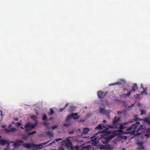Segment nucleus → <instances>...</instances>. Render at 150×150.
Here are the masks:
<instances>
[{
    "label": "nucleus",
    "mask_w": 150,
    "mask_h": 150,
    "mask_svg": "<svg viewBox=\"0 0 150 150\" xmlns=\"http://www.w3.org/2000/svg\"><path fill=\"white\" fill-rule=\"evenodd\" d=\"M4 150H10L9 149V148H7L6 147V148L4 149Z\"/></svg>",
    "instance_id": "nucleus-54"
},
{
    "label": "nucleus",
    "mask_w": 150,
    "mask_h": 150,
    "mask_svg": "<svg viewBox=\"0 0 150 150\" xmlns=\"http://www.w3.org/2000/svg\"><path fill=\"white\" fill-rule=\"evenodd\" d=\"M116 85H120L122 84V83L121 82L118 81L116 82Z\"/></svg>",
    "instance_id": "nucleus-41"
},
{
    "label": "nucleus",
    "mask_w": 150,
    "mask_h": 150,
    "mask_svg": "<svg viewBox=\"0 0 150 150\" xmlns=\"http://www.w3.org/2000/svg\"><path fill=\"white\" fill-rule=\"evenodd\" d=\"M52 144H54L55 143V142L54 141H53L52 142Z\"/></svg>",
    "instance_id": "nucleus-59"
},
{
    "label": "nucleus",
    "mask_w": 150,
    "mask_h": 150,
    "mask_svg": "<svg viewBox=\"0 0 150 150\" xmlns=\"http://www.w3.org/2000/svg\"><path fill=\"white\" fill-rule=\"evenodd\" d=\"M144 121L150 125V119L149 118L145 117L144 120Z\"/></svg>",
    "instance_id": "nucleus-19"
},
{
    "label": "nucleus",
    "mask_w": 150,
    "mask_h": 150,
    "mask_svg": "<svg viewBox=\"0 0 150 150\" xmlns=\"http://www.w3.org/2000/svg\"><path fill=\"white\" fill-rule=\"evenodd\" d=\"M128 122V121H127L126 122L122 124H121L120 126L119 127V128L121 131H122V130L123 129H125L126 128V127H125V125H128L129 124H127V123Z\"/></svg>",
    "instance_id": "nucleus-11"
},
{
    "label": "nucleus",
    "mask_w": 150,
    "mask_h": 150,
    "mask_svg": "<svg viewBox=\"0 0 150 150\" xmlns=\"http://www.w3.org/2000/svg\"><path fill=\"white\" fill-rule=\"evenodd\" d=\"M43 124L45 126H47L49 125V123L46 122H44Z\"/></svg>",
    "instance_id": "nucleus-42"
},
{
    "label": "nucleus",
    "mask_w": 150,
    "mask_h": 150,
    "mask_svg": "<svg viewBox=\"0 0 150 150\" xmlns=\"http://www.w3.org/2000/svg\"><path fill=\"white\" fill-rule=\"evenodd\" d=\"M138 89L136 83H134L133 86L132 87V90L131 91H135Z\"/></svg>",
    "instance_id": "nucleus-20"
},
{
    "label": "nucleus",
    "mask_w": 150,
    "mask_h": 150,
    "mask_svg": "<svg viewBox=\"0 0 150 150\" xmlns=\"http://www.w3.org/2000/svg\"><path fill=\"white\" fill-rule=\"evenodd\" d=\"M78 114V113H72V118L74 120H76L79 119V116Z\"/></svg>",
    "instance_id": "nucleus-12"
},
{
    "label": "nucleus",
    "mask_w": 150,
    "mask_h": 150,
    "mask_svg": "<svg viewBox=\"0 0 150 150\" xmlns=\"http://www.w3.org/2000/svg\"><path fill=\"white\" fill-rule=\"evenodd\" d=\"M105 145H101L100 146L99 148L100 149H105Z\"/></svg>",
    "instance_id": "nucleus-33"
},
{
    "label": "nucleus",
    "mask_w": 150,
    "mask_h": 150,
    "mask_svg": "<svg viewBox=\"0 0 150 150\" xmlns=\"http://www.w3.org/2000/svg\"><path fill=\"white\" fill-rule=\"evenodd\" d=\"M132 126L131 125V126L129 127L128 128H127V129H126V131L128 132H126V133H130L131 132H129V131L130 130H132Z\"/></svg>",
    "instance_id": "nucleus-27"
},
{
    "label": "nucleus",
    "mask_w": 150,
    "mask_h": 150,
    "mask_svg": "<svg viewBox=\"0 0 150 150\" xmlns=\"http://www.w3.org/2000/svg\"><path fill=\"white\" fill-rule=\"evenodd\" d=\"M114 137L113 135H111L109 136H108L104 137L103 139H105V142H108L109 140L111 139Z\"/></svg>",
    "instance_id": "nucleus-13"
},
{
    "label": "nucleus",
    "mask_w": 150,
    "mask_h": 150,
    "mask_svg": "<svg viewBox=\"0 0 150 150\" xmlns=\"http://www.w3.org/2000/svg\"><path fill=\"white\" fill-rule=\"evenodd\" d=\"M134 103L132 104L130 106H129V107H132V106H133L134 105Z\"/></svg>",
    "instance_id": "nucleus-52"
},
{
    "label": "nucleus",
    "mask_w": 150,
    "mask_h": 150,
    "mask_svg": "<svg viewBox=\"0 0 150 150\" xmlns=\"http://www.w3.org/2000/svg\"><path fill=\"white\" fill-rule=\"evenodd\" d=\"M33 144V143H25L23 142V143L22 144V145L24 147L26 148V149H30L32 147V144Z\"/></svg>",
    "instance_id": "nucleus-10"
},
{
    "label": "nucleus",
    "mask_w": 150,
    "mask_h": 150,
    "mask_svg": "<svg viewBox=\"0 0 150 150\" xmlns=\"http://www.w3.org/2000/svg\"><path fill=\"white\" fill-rule=\"evenodd\" d=\"M100 113H101L104 114L105 113L106 111L105 110V109L103 108H100L99 110Z\"/></svg>",
    "instance_id": "nucleus-21"
},
{
    "label": "nucleus",
    "mask_w": 150,
    "mask_h": 150,
    "mask_svg": "<svg viewBox=\"0 0 150 150\" xmlns=\"http://www.w3.org/2000/svg\"><path fill=\"white\" fill-rule=\"evenodd\" d=\"M138 144L139 146H143V143L142 142H139L137 143Z\"/></svg>",
    "instance_id": "nucleus-38"
},
{
    "label": "nucleus",
    "mask_w": 150,
    "mask_h": 150,
    "mask_svg": "<svg viewBox=\"0 0 150 150\" xmlns=\"http://www.w3.org/2000/svg\"><path fill=\"white\" fill-rule=\"evenodd\" d=\"M124 90H126L127 91H128V89L126 88H125L124 89Z\"/></svg>",
    "instance_id": "nucleus-62"
},
{
    "label": "nucleus",
    "mask_w": 150,
    "mask_h": 150,
    "mask_svg": "<svg viewBox=\"0 0 150 150\" xmlns=\"http://www.w3.org/2000/svg\"><path fill=\"white\" fill-rule=\"evenodd\" d=\"M69 134H72L74 133V131L73 130H71L69 132Z\"/></svg>",
    "instance_id": "nucleus-46"
},
{
    "label": "nucleus",
    "mask_w": 150,
    "mask_h": 150,
    "mask_svg": "<svg viewBox=\"0 0 150 150\" xmlns=\"http://www.w3.org/2000/svg\"><path fill=\"white\" fill-rule=\"evenodd\" d=\"M132 92V91L130 90L127 93L125 94H122V96L125 97H129Z\"/></svg>",
    "instance_id": "nucleus-23"
},
{
    "label": "nucleus",
    "mask_w": 150,
    "mask_h": 150,
    "mask_svg": "<svg viewBox=\"0 0 150 150\" xmlns=\"http://www.w3.org/2000/svg\"><path fill=\"white\" fill-rule=\"evenodd\" d=\"M42 119L44 121H45L47 120V117L45 114H44L42 116Z\"/></svg>",
    "instance_id": "nucleus-29"
},
{
    "label": "nucleus",
    "mask_w": 150,
    "mask_h": 150,
    "mask_svg": "<svg viewBox=\"0 0 150 150\" xmlns=\"http://www.w3.org/2000/svg\"><path fill=\"white\" fill-rule=\"evenodd\" d=\"M31 118L32 119L35 120L37 118V117L35 115H33L31 116Z\"/></svg>",
    "instance_id": "nucleus-36"
},
{
    "label": "nucleus",
    "mask_w": 150,
    "mask_h": 150,
    "mask_svg": "<svg viewBox=\"0 0 150 150\" xmlns=\"http://www.w3.org/2000/svg\"><path fill=\"white\" fill-rule=\"evenodd\" d=\"M138 149L139 150H144V147L143 146H139Z\"/></svg>",
    "instance_id": "nucleus-34"
},
{
    "label": "nucleus",
    "mask_w": 150,
    "mask_h": 150,
    "mask_svg": "<svg viewBox=\"0 0 150 150\" xmlns=\"http://www.w3.org/2000/svg\"><path fill=\"white\" fill-rule=\"evenodd\" d=\"M89 131V129L88 128H83V129L82 134H86L88 133Z\"/></svg>",
    "instance_id": "nucleus-18"
},
{
    "label": "nucleus",
    "mask_w": 150,
    "mask_h": 150,
    "mask_svg": "<svg viewBox=\"0 0 150 150\" xmlns=\"http://www.w3.org/2000/svg\"><path fill=\"white\" fill-rule=\"evenodd\" d=\"M103 122H106V121L105 120H104L103 121Z\"/></svg>",
    "instance_id": "nucleus-61"
},
{
    "label": "nucleus",
    "mask_w": 150,
    "mask_h": 150,
    "mask_svg": "<svg viewBox=\"0 0 150 150\" xmlns=\"http://www.w3.org/2000/svg\"><path fill=\"white\" fill-rule=\"evenodd\" d=\"M20 128L21 129H24V128L23 127H20Z\"/></svg>",
    "instance_id": "nucleus-60"
},
{
    "label": "nucleus",
    "mask_w": 150,
    "mask_h": 150,
    "mask_svg": "<svg viewBox=\"0 0 150 150\" xmlns=\"http://www.w3.org/2000/svg\"><path fill=\"white\" fill-rule=\"evenodd\" d=\"M54 113V111L51 108L50 110V112L49 113V115H52Z\"/></svg>",
    "instance_id": "nucleus-35"
},
{
    "label": "nucleus",
    "mask_w": 150,
    "mask_h": 150,
    "mask_svg": "<svg viewBox=\"0 0 150 150\" xmlns=\"http://www.w3.org/2000/svg\"><path fill=\"white\" fill-rule=\"evenodd\" d=\"M38 121H36L34 125H31L30 123H27L25 126V132L27 133H28L32 130V129L35 128L38 124Z\"/></svg>",
    "instance_id": "nucleus-1"
},
{
    "label": "nucleus",
    "mask_w": 150,
    "mask_h": 150,
    "mask_svg": "<svg viewBox=\"0 0 150 150\" xmlns=\"http://www.w3.org/2000/svg\"><path fill=\"white\" fill-rule=\"evenodd\" d=\"M11 126H12V125L11 124L9 125V126H8V128H10L11 127Z\"/></svg>",
    "instance_id": "nucleus-57"
},
{
    "label": "nucleus",
    "mask_w": 150,
    "mask_h": 150,
    "mask_svg": "<svg viewBox=\"0 0 150 150\" xmlns=\"http://www.w3.org/2000/svg\"><path fill=\"white\" fill-rule=\"evenodd\" d=\"M62 140V139L61 138H58V139H55V141L56 142H57L59 141H61Z\"/></svg>",
    "instance_id": "nucleus-43"
},
{
    "label": "nucleus",
    "mask_w": 150,
    "mask_h": 150,
    "mask_svg": "<svg viewBox=\"0 0 150 150\" xmlns=\"http://www.w3.org/2000/svg\"><path fill=\"white\" fill-rule=\"evenodd\" d=\"M0 111L1 112V115H2V111L1 110H0Z\"/></svg>",
    "instance_id": "nucleus-64"
},
{
    "label": "nucleus",
    "mask_w": 150,
    "mask_h": 150,
    "mask_svg": "<svg viewBox=\"0 0 150 150\" xmlns=\"http://www.w3.org/2000/svg\"><path fill=\"white\" fill-rule=\"evenodd\" d=\"M95 129H99L101 130L102 129V126L101 125V124H100L98 125L97 127L95 128Z\"/></svg>",
    "instance_id": "nucleus-28"
},
{
    "label": "nucleus",
    "mask_w": 150,
    "mask_h": 150,
    "mask_svg": "<svg viewBox=\"0 0 150 150\" xmlns=\"http://www.w3.org/2000/svg\"><path fill=\"white\" fill-rule=\"evenodd\" d=\"M16 129L15 128H12L10 129H8L6 128H5L4 130L5 131L6 133H8L9 132H13L16 131Z\"/></svg>",
    "instance_id": "nucleus-14"
},
{
    "label": "nucleus",
    "mask_w": 150,
    "mask_h": 150,
    "mask_svg": "<svg viewBox=\"0 0 150 150\" xmlns=\"http://www.w3.org/2000/svg\"><path fill=\"white\" fill-rule=\"evenodd\" d=\"M120 117H114V119L113 121L112 125H109V127L111 128H117L118 127V124L120 120Z\"/></svg>",
    "instance_id": "nucleus-2"
},
{
    "label": "nucleus",
    "mask_w": 150,
    "mask_h": 150,
    "mask_svg": "<svg viewBox=\"0 0 150 150\" xmlns=\"http://www.w3.org/2000/svg\"><path fill=\"white\" fill-rule=\"evenodd\" d=\"M113 149V148L109 144L105 145V149L106 150H112Z\"/></svg>",
    "instance_id": "nucleus-17"
},
{
    "label": "nucleus",
    "mask_w": 150,
    "mask_h": 150,
    "mask_svg": "<svg viewBox=\"0 0 150 150\" xmlns=\"http://www.w3.org/2000/svg\"><path fill=\"white\" fill-rule=\"evenodd\" d=\"M59 149V150H64V149L62 147H60Z\"/></svg>",
    "instance_id": "nucleus-50"
},
{
    "label": "nucleus",
    "mask_w": 150,
    "mask_h": 150,
    "mask_svg": "<svg viewBox=\"0 0 150 150\" xmlns=\"http://www.w3.org/2000/svg\"><path fill=\"white\" fill-rule=\"evenodd\" d=\"M122 112H121V111H118L117 112V114H120L122 113Z\"/></svg>",
    "instance_id": "nucleus-49"
},
{
    "label": "nucleus",
    "mask_w": 150,
    "mask_h": 150,
    "mask_svg": "<svg viewBox=\"0 0 150 150\" xmlns=\"http://www.w3.org/2000/svg\"><path fill=\"white\" fill-rule=\"evenodd\" d=\"M141 134V133H140V132H139V133H138L137 134V135H139Z\"/></svg>",
    "instance_id": "nucleus-58"
},
{
    "label": "nucleus",
    "mask_w": 150,
    "mask_h": 150,
    "mask_svg": "<svg viewBox=\"0 0 150 150\" xmlns=\"http://www.w3.org/2000/svg\"><path fill=\"white\" fill-rule=\"evenodd\" d=\"M143 127V126L142 125H141L139 127V128L137 129V132H138V131H140V130L142 129V128Z\"/></svg>",
    "instance_id": "nucleus-32"
},
{
    "label": "nucleus",
    "mask_w": 150,
    "mask_h": 150,
    "mask_svg": "<svg viewBox=\"0 0 150 150\" xmlns=\"http://www.w3.org/2000/svg\"><path fill=\"white\" fill-rule=\"evenodd\" d=\"M91 141L92 142V144L94 145L96 144L98 142V140L97 138L92 137H91Z\"/></svg>",
    "instance_id": "nucleus-15"
},
{
    "label": "nucleus",
    "mask_w": 150,
    "mask_h": 150,
    "mask_svg": "<svg viewBox=\"0 0 150 150\" xmlns=\"http://www.w3.org/2000/svg\"><path fill=\"white\" fill-rule=\"evenodd\" d=\"M15 124L17 127H19L21 125V123L19 122H16Z\"/></svg>",
    "instance_id": "nucleus-40"
},
{
    "label": "nucleus",
    "mask_w": 150,
    "mask_h": 150,
    "mask_svg": "<svg viewBox=\"0 0 150 150\" xmlns=\"http://www.w3.org/2000/svg\"><path fill=\"white\" fill-rule=\"evenodd\" d=\"M50 142V141H48L47 142H44L40 144H32V147H36L38 149H41L43 148V146L47 144Z\"/></svg>",
    "instance_id": "nucleus-3"
},
{
    "label": "nucleus",
    "mask_w": 150,
    "mask_h": 150,
    "mask_svg": "<svg viewBox=\"0 0 150 150\" xmlns=\"http://www.w3.org/2000/svg\"><path fill=\"white\" fill-rule=\"evenodd\" d=\"M144 136L146 137L147 139L150 137V131H149V132H146Z\"/></svg>",
    "instance_id": "nucleus-25"
},
{
    "label": "nucleus",
    "mask_w": 150,
    "mask_h": 150,
    "mask_svg": "<svg viewBox=\"0 0 150 150\" xmlns=\"http://www.w3.org/2000/svg\"><path fill=\"white\" fill-rule=\"evenodd\" d=\"M14 120L15 121H18V118H15L14 119Z\"/></svg>",
    "instance_id": "nucleus-53"
},
{
    "label": "nucleus",
    "mask_w": 150,
    "mask_h": 150,
    "mask_svg": "<svg viewBox=\"0 0 150 150\" xmlns=\"http://www.w3.org/2000/svg\"><path fill=\"white\" fill-rule=\"evenodd\" d=\"M143 89H144V90L143 91H142L141 92V93L142 94H144L146 95L147 94V92H146V91H145V90H144V88H143Z\"/></svg>",
    "instance_id": "nucleus-39"
},
{
    "label": "nucleus",
    "mask_w": 150,
    "mask_h": 150,
    "mask_svg": "<svg viewBox=\"0 0 150 150\" xmlns=\"http://www.w3.org/2000/svg\"><path fill=\"white\" fill-rule=\"evenodd\" d=\"M110 132H108L107 133H108V134H109L110 133Z\"/></svg>",
    "instance_id": "nucleus-63"
},
{
    "label": "nucleus",
    "mask_w": 150,
    "mask_h": 150,
    "mask_svg": "<svg viewBox=\"0 0 150 150\" xmlns=\"http://www.w3.org/2000/svg\"><path fill=\"white\" fill-rule=\"evenodd\" d=\"M23 142L21 140H18L14 143L13 145L15 147H18L21 145V143Z\"/></svg>",
    "instance_id": "nucleus-7"
},
{
    "label": "nucleus",
    "mask_w": 150,
    "mask_h": 150,
    "mask_svg": "<svg viewBox=\"0 0 150 150\" xmlns=\"http://www.w3.org/2000/svg\"><path fill=\"white\" fill-rule=\"evenodd\" d=\"M116 85V82L113 83H112L111 84H110L109 85V86H114Z\"/></svg>",
    "instance_id": "nucleus-45"
},
{
    "label": "nucleus",
    "mask_w": 150,
    "mask_h": 150,
    "mask_svg": "<svg viewBox=\"0 0 150 150\" xmlns=\"http://www.w3.org/2000/svg\"><path fill=\"white\" fill-rule=\"evenodd\" d=\"M52 144V142H51L50 143V144H49L47 145V146H49L51 145Z\"/></svg>",
    "instance_id": "nucleus-56"
},
{
    "label": "nucleus",
    "mask_w": 150,
    "mask_h": 150,
    "mask_svg": "<svg viewBox=\"0 0 150 150\" xmlns=\"http://www.w3.org/2000/svg\"><path fill=\"white\" fill-rule=\"evenodd\" d=\"M6 126L5 125H2L1 126V127L3 128H5Z\"/></svg>",
    "instance_id": "nucleus-51"
},
{
    "label": "nucleus",
    "mask_w": 150,
    "mask_h": 150,
    "mask_svg": "<svg viewBox=\"0 0 150 150\" xmlns=\"http://www.w3.org/2000/svg\"><path fill=\"white\" fill-rule=\"evenodd\" d=\"M141 120L138 118L137 116H135L134 119L128 121V122L127 123V124H129L132 123H134L135 122H137L138 120Z\"/></svg>",
    "instance_id": "nucleus-9"
},
{
    "label": "nucleus",
    "mask_w": 150,
    "mask_h": 150,
    "mask_svg": "<svg viewBox=\"0 0 150 150\" xmlns=\"http://www.w3.org/2000/svg\"><path fill=\"white\" fill-rule=\"evenodd\" d=\"M65 145L67 147H69L73 149L72 144L69 139H67L65 142Z\"/></svg>",
    "instance_id": "nucleus-6"
},
{
    "label": "nucleus",
    "mask_w": 150,
    "mask_h": 150,
    "mask_svg": "<svg viewBox=\"0 0 150 150\" xmlns=\"http://www.w3.org/2000/svg\"><path fill=\"white\" fill-rule=\"evenodd\" d=\"M58 127V126L57 125V126H52V128L53 129H54L56 128H57Z\"/></svg>",
    "instance_id": "nucleus-44"
},
{
    "label": "nucleus",
    "mask_w": 150,
    "mask_h": 150,
    "mask_svg": "<svg viewBox=\"0 0 150 150\" xmlns=\"http://www.w3.org/2000/svg\"><path fill=\"white\" fill-rule=\"evenodd\" d=\"M75 109V107L73 106H71L69 109V111L70 112H73Z\"/></svg>",
    "instance_id": "nucleus-30"
},
{
    "label": "nucleus",
    "mask_w": 150,
    "mask_h": 150,
    "mask_svg": "<svg viewBox=\"0 0 150 150\" xmlns=\"http://www.w3.org/2000/svg\"><path fill=\"white\" fill-rule=\"evenodd\" d=\"M46 134L47 135L50 139L53 137V134L51 131H47L46 132Z\"/></svg>",
    "instance_id": "nucleus-16"
},
{
    "label": "nucleus",
    "mask_w": 150,
    "mask_h": 150,
    "mask_svg": "<svg viewBox=\"0 0 150 150\" xmlns=\"http://www.w3.org/2000/svg\"><path fill=\"white\" fill-rule=\"evenodd\" d=\"M142 129V131L143 132H146V127H143Z\"/></svg>",
    "instance_id": "nucleus-37"
},
{
    "label": "nucleus",
    "mask_w": 150,
    "mask_h": 150,
    "mask_svg": "<svg viewBox=\"0 0 150 150\" xmlns=\"http://www.w3.org/2000/svg\"><path fill=\"white\" fill-rule=\"evenodd\" d=\"M0 143L1 144L3 145H4L6 144H7V145L6 146V147L9 148V147H10L9 146V143L8 142V141L6 140L2 139L1 140L0 142Z\"/></svg>",
    "instance_id": "nucleus-8"
},
{
    "label": "nucleus",
    "mask_w": 150,
    "mask_h": 150,
    "mask_svg": "<svg viewBox=\"0 0 150 150\" xmlns=\"http://www.w3.org/2000/svg\"><path fill=\"white\" fill-rule=\"evenodd\" d=\"M107 94V92H106L104 93V92L102 91H99L98 92L97 95L99 98L100 99H103L105 98Z\"/></svg>",
    "instance_id": "nucleus-4"
},
{
    "label": "nucleus",
    "mask_w": 150,
    "mask_h": 150,
    "mask_svg": "<svg viewBox=\"0 0 150 150\" xmlns=\"http://www.w3.org/2000/svg\"><path fill=\"white\" fill-rule=\"evenodd\" d=\"M149 131H150V128H146V132H149Z\"/></svg>",
    "instance_id": "nucleus-48"
},
{
    "label": "nucleus",
    "mask_w": 150,
    "mask_h": 150,
    "mask_svg": "<svg viewBox=\"0 0 150 150\" xmlns=\"http://www.w3.org/2000/svg\"><path fill=\"white\" fill-rule=\"evenodd\" d=\"M140 111L141 112L140 115H143L145 114L146 113V111L145 110H141Z\"/></svg>",
    "instance_id": "nucleus-31"
},
{
    "label": "nucleus",
    "mask_w": 150,
    "mask_h": 150,
    "mask_svg": "<svg viewBox=\"0 0 150 150\" xmlns=\"http://www.w3.org/2000/svg\"><path fill=\"white\" fill-rule=\"evenodd\" d=\"M71 118H72V113L71 114H69L67 116L66 120V121H68L70 120Z\"/></svg>",
    "instance_id": "nucleus-24"
},
{
    "label": "nucleus",
    "mask_w": 150,
    "mask_h": 150,
    "mask_svg": "<svg viewBox=\"0 0 150 150\" xmlns=\"http://www.w3.org/2000/svg\"><path fill=\"white\" fill-rule=\"evenodd\" d=\"M36 133V131H33L31 132H28V137L32 136L34 134H35Z\"/></svg>",
    "instance_id": "nucleus-26"
},
{
    "label": "nucleus",
    "mask_w": 150,
    "mask_h": 150,
    "mask_svg": "<svg viewBox=\"0 0 150 150\" xmlns=\"http://www.w3.org/2000/svg\"><path fill=\"white\" fill-rule=\"evenodd\" d=\"M85 121V120L84 119H81L79 121V122H84Z\"/></svg>",
    "instance_id": "nucleus-47"
},
{
    "label": "nucleus",
    "mask_w": 150,
    "mask_h": 150,
    "mask_svg": "<svg viewBox=\"0 0 150 150\" xmlns=\"http://www.w3.org/2000/svg\"><path fill=\"white\" fill-rule=\"evenodd\" d=\"M140 124V122H137L136 124H133L132 125L133 130L132 131L131 133L133 134L136 131V129H137L138 126Z\"/></svg>",
    "instance_id": "nucleus-5"
},
{
    "label": "nucleus",
    "mask_w": 150,
    "mask_h": 150,
    "mask_svg": "<svg viewBox=\"0 0 150 150\" xmlns=\"http://www.w3.org/2000/svg\"><path fill=\"white\" fill-rule=\"evenodd\" d=\"M64 125V126H65V127H67L68 125L67 124H65Z\"/></svg>",
    "instance_id": "nucleus-55"
},
{
    "label": "nucleus",
    "mask_w": 150,
    "mask_h": 150,
    "mask_svg": "<svg viewBox=\"0 0 150 150\" xmlns=\"http://www.w3.org/2000/svg\"><path fill=\"white\" fill-rule=\"evenodd\" d=\"M68 104H69L68 103H66L63 108H60L59 109V112H62L63 110H64L65 109V108H67V106Z\"/></svg>",
    "instance_id": "nucleus-22"
}]
</instances>
